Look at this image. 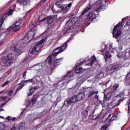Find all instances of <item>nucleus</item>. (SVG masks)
<instances>
[{
    "mask_svg": "<svg viewBox=\"0 0 130 130\" xmlns=\"http://www.w3.org/2000/svg\"><path fill=\"white\" fill-rule=\"evenodd\" d=\"M111 52H114L115 51L116 49L112 48V44H110L106 46L105 44L102 45V50H101V52H102V54H103L104 58H111V54L109 52V51Z\"/></svg>",
    "mask_w": 130,
    "mask_h": 130,
    "instance_id": "obj_1",
    "label": "nucleus"
},
{
    "mask_svg": "<svg viewBox=\"0 0 130 130\" xmlns=\"http://www.w3.org/2000/svg\"><path fill=\"white\" fill-rule=\"evenodd\" d=\"M70 41V40H68L66 42L64 43L60 47H58L54 50V52L53 54L50 56H49L46 61H48L49 64H51V62H52V57H54L57 55V54H59L62 51H64L65 49H67L68 48V42Z\"/></svg>",
    "mask_w": 130,
    "mask_h": 130,
    "instance_id": "obj_2",
    "label": "nucleus"
},
{
    "mask_svg": "<svg viewBox=\"0 0 130 130\" xmlns=\"http://www.w3.org/2000/svg\"><path fill=\"white\" fill-rule=\"evenodd\" d=\"M36 28H31L30 30H29L27 34V36H25L24 39L22 40V42L24 44L27 43H29L31 42L34 38H35V35H36Z\"/></svg>",
    "mask_w": 130,
    "mask_h": 130,
    "instance_id": "obj_3",
    "label": "nucleus"
},
{
    "mask_svg": "<svg viewBox=\"0 0 130 130\" xmlns=\"http://www.w3.org/2000/svg\"><path fill=\"white\" fill-rule=\"evenodd\" d=\"M71 77H74V72H73V71L68 72L67 75L64 76L62 79L58 82L57 88H58V87L61 88V87H62L63 85H68V84H69V82H70V78Z\"/></svg>",
    "mask_w": 130,
    "mask_h": 130,
    "instance_id": "obj_4",
    "label": "nucleus"
},
{
    "mask_svg": "<svg viewBox=\"0 0 130 130\" xmlns=\"http://www.w3.org/2000/svg\"><path fill=\"white\" fill-rule=\"evenodd\" d=\"M45 40H46V37H44L40 42L37 43L33 48L30 49L29 54H32V55H36L37 52L42 48V43H43Z\"/></svg>",
    "mask_w": 130,
    "mask_h": 130,
    "instance_id": "obj_5",
    "label": "nucleus"
},
{
    "mask_svg": "<svg viewBox=\"0 0 130 130\" xmlns=\"http://www.w3.org/2000/svg\"><path fill=\"white\" fill-rule=\"evenodd\" d=\"M21 83L23 84L22 85H24V86L26 84H28V83H31L32 85H35V83H37V84L40 86H42L43 85L42 80L38 77H35L28 80H22Z\"/></svg>",
    "mask_w": 130,
    "mask_h": 130,
    "instance_id": "obj_6",
    "label": "nucleus"
},
{
    "mask_svg": "<svg viewBox=\"0 0 130 130\" xmlns=\"http://www.w3.org/2000/svg\"><path fill=\"white\" fill-rule=\"evenodd\" d=\"M124 98V94L122 93L120 95H117L113 98L112 102L110 103L111 106L112 107H116V106H118L120 104V102L123 100Z\"/></svg>",
    "mask_w": 130,
    "mask_h": 130,
    "instance_id": "obj_7",
    "label": "nucleus"
},
{
    "mask_svg": "<svg viewBox=\"0 0 130 130\" xmlns=\"http://www.w3.org/2000/svg\"><path fill=\"white\" fill-rule=\"evenodd\" d=\"M1 60V64L3 66H10L13 61V54H8L7 56L3 57Z\"/></svg>",
    "mask_w": 130,
    "mask_h": 130,
    "instance_id": "obj_8",
    "label": "nucleus"
},
{
    "mask_svg": "<svg viewBox=\"0 0 130 130\" xmlns=\"http://www.w3.org/2000/svg\"><path fill=\"white\" fill-rule=\"evenodd\" d=\"M56 6H57V8H61V12L63 14H67L70 11V8L72 7V3H70L68 5H60V3L59 2H57L55 4Z\"/></svg>",
    "mask_w": 130,
    "mask_h": 130,
    "instance_id": "obj_9",
    "label": "nucleus"
},
{
    "mask_svg": "<svg viewBox=\"0 0 130 130\" xmlns=\"http://www.w3.org/2000/svg\"><path fill=\"white\" fill-rule=\"evenodd\" d=\"M122 23L119 22L116 26H115L113 31V36L116 39H117L118 37H119V35L121 34V31L118 30V28H119V25H121Z\"/></svg>",
    "mask_w": 130,
    "mask_h": 130,
    "instance_id": "obj_10",
    "label": "nucleus"
},
{
    "mask_svg": "<svg viewBox=\"0 0 130 130\" xmlns=\"http://www.w3.org/2000/svg\"><path fill=\"white\" fill-rule=\"evenodd\" d=\"M86 80H87V78H84L81 80H80L79 83H78L74 88H69L68 90V93H75L78 89L80 87V86L83 84V82H84Z\"/></svg>",
    "mask_w": 130,
    "mask_h": 130,
    "instance_id": "obj_11",
    "label": "nucleus"
},
{
    "mask_svg": "<svg viewBox=\"0 0 130 130\" xmlns=\"http://www.w3.org/2000/svg\"><path fill=\"white\" fill-rule=\"evenodd\" d=\"M22 23V20L20 19L16 21L11 27V28L14 32H17L21 29V23Z\"/></svg>",
    "mask_w": 130,
    "mask_h": 130,
    "instance_id": "obj_12",
    "label": "nucleus"
},
{
    "mask_svg": "<svg viewBox=\"0 0 130 130\" xmlns=\"http://www.w3.org/2000/svg\"><path fill=\"white\" fill-rule=\"evenodd\" d=\"M118 59H128L130 57V51L124 52L120 54L117 55Z\"/></svg>",
    "mask_w": 130,
    "mask_h": 130,
    "instance_id": "obj_13",
    "label": "nucleus"
},
{
    "mask_svg": "<svg viewBox=\"0 0 130 130\" xmlns=\"http://www.w3.org/2000/svg\"><path fill=\"white\" fill-rule=\"evenodd\" d=\"M79 101L78 100V98H77V95H75L73 97H72L71 100L69 101H66L64 102V104L63 106H66V107H69L71 105V103H75V102H78Z\"/></svg>",
    "mask_w": 130,
    "mask_h": 130,
    "instance_id": "obj_14",
    "label": "nucleus"
},
{
    "mask_svg": "<svg viewBox=\"0 0 130 130\" xmlns=\"http://www.w3.org/2000/svg\"><path fill=\"white\" fill-rule=\"evenodd\" d=\"M124 66V64H122V62H120L114 66L111 65L109 67L108 70L113 71L114 70H119V69H121V68H122Z\"/></svg>",
    "mask_w": 130,
    "mask_h": 130,
    "instance_id": "obj_15",
    "label": "nucleus"
},
{
    "mask_svg": "<svg viewBox=\"0 0 130 130\" xmlns=\"http://www.w3.org/2000/svg\"><path fill=\"white\" fill-rule=\"evenodd\" d=\"M83 61H81V60H78L76 64L74 67V69H75V73L76 74H79L80 73H82L83 72V68H78L81 64H82L83 63Z\"/></svg>",
    "mask_w": 130,
    "mask_h": 130,
    "instance_id": "obj_16",
    "label": "nucleus"
},
{
    "mask_svg": "<svg viewBox=\"0 0 130 130\" xmlns=\"http://www.w3.org/2000/svg\"><path fill=\"white\" fill-rule=\"evenodd\" d=\"M14 51L15 53H16V55H20L22 52L21 51V49H20V46L18 45V42H16L14 44Z\"/></svg>",
    "mask_w": 130,
    "mask_h": 130,
    "instance_id": "obj_17",
    "label": "nucleus"
},
{
    "mask_svg": "<svg viewBox=\"0 0 130 130\" xmlns=\"http://www.w3.org/2000/svg\"><path fill=\"white\" fill-rule=\"evenodd\" d=\"M43 68V63H41L39 64H36L33 65L31 67L29 68L27 70H31L30 69H32L34 71H39L41 69Z\"/></svg>",
    "mask_w": 130,
    "mask_h": 130,
    "instance_id": "obj_18",
    "label": "nucleus"
},
{
    "mask_svg": "<svg viewBox=\"0 0 130 130\" xmlns=\"http://www.w3.org/2000/svg\"><path fill=\"white\" fill-rule=\"evenodd\" d=\"M94 6L96 9V11L98 12L103 11V10H102V9H103V6H102V4H101V1H98L95 2Z\"/></svg>",
    "mask_w": 130,
    "mask_h": 130,
    "instance_id": "obj_19",
    "label": "nucleus"
},
{
    "mask_svg": "<svg viewBox=\"0 0 130 130\" xmlns=\"http://www.w3.org/2000/svg\"><path fill=\"white\" fill-rule=\"evenodd\" d=\"M96 14L93 13L92 12H90L87 14V21H90V22H92V21L96 19Z\"/></svg>",
    "mask_w": 130,
    "mask_h": 130,
    "instance_id": "obj_20",
    "label": "nucleus"
},
{
    "mask_svg": "<svg viewBox=\"0 0 130 130\" xmlns=\"http://www.w3.org/2000/svg\"><path fill=\"white\" fill-rule=\"evenodd\" d=\"M77 22V20H76V18H73L72 20H71V24H72V26H71L69 28H68V29H67V32H68V33L70 32H73V30H74V26H73V25H75L76 24V22Z\"/></svg>",
    "mask_w": 130,
    "mask_h": 130,
    "instance_id": "obj_21",
    "label": "nucleus"
},
{
    "mask_svg": "<svg viewBox=\"0 0 130 130\" xmlns=\"http://www.w3.org/2000/svg\"><path fill=\"white\" fill-rule=\"evenodd\" d=\"M57 15H52L49 16L47 17V23L48 24H51L54 20L56 19Z\"/></svg>",
    "mask_w": 130,
    "mask_h": 130,
    "instance_id": "obj_22",
    "label": "nucleus"
},
{
    "mask_svg": "<svg viewBox=\"0 0 130 130\" xmlns=\"http://www.w3.org/2000/svg\"><path fill=\"white\" fill-rule=\"evenodd\" d=\"M41 116V115L39 114L37 115H36L34 114H32L31 115H29L28 116V117L32 120V121H34L35 119H37V118H40Z\"/></svg>",
    "mask_w": 130,
    "mask_h": 130,
    "instance_id": "obj_23",
    "label": "nucleus"
},
{
    "mask_svg": "<svg viewBox=\"0 0 130 130\" xmlns=\"http://www.w3.org/2000/svg\"><path fill=\"white\" fill-rule=\"evenodd\" d=\"M29 2L30 0H18L17 1V3L24 6L26 5H29V4H30Z\"/></svg>",
    "mask_w": 130,
    "mask_h": 130,
    "instance_id": "obj_24",
    "label": "nucleus"
},
{
    "mask_svg": "<svg viewBox=\"0 0 130 130\" xmlns=\"http://www.w3.org/2000/svg\"><path fill=\"white\" fill-rule=\"evenodd\" d=\"M77 98V100L78 101H82L85 98V93L82 91L81 92L79 93L77 95H76Z\"/></svg>",
    "mask_w": 130,
    "mask_h": 130,
    "instance_id": "obj_25",
    "label": "nucleus"
},
{
    "mask_svg": "<svg viewBox=\"0 0 130 130\" xmlns=\"http://www.w3.org/2000/svg\"><path fill=\"white\" fill-rule=\"evenodd\" d=\"M90 62L86 64V66H93V64L94 63V62H95V61H96V57L93 55L92 57H91L90 58Z\"/></svg>",
    "mask_w": 130,
    "mask_h": 130,
    "instance_id": "obj_26",
    "label": "nucleus"
},
{
    "mask_svg": "<svg viewBox=\"0 0 130 130\" xmlns=\"http://www.w3.org/2000/svg\"><path fill=\"white\" fill-rule=\"evenodd\" d=\"M47 20V18L45 17V15L44 14H42L39 17L38 21L39 22H44V21H46Z\"/></svg>",
    "mask_w": 130,
    "mask_h": 130,
    "instance_id": "obj_27",
    "label": "nucleus"
},
{
    "mask_svg": "<svg viewBox=\"0 0 130 130\" xmlns=\"http://www.w3.org/2000/svg\"><path fill=\"white\" fill-rule=\"evenodd\" d=\"M44 74V70H43V69H41L39 70H38V72L37 73V76L35 77H38V78H39V79H40V76H43V75Z\"/></svg>",
    "mask_w": 130,
    "mask_h": 130,
    "instance_id": "obj_28",
    "label": "nucleus"
},
{
    "mask_svg": "<svg viewBox=\"0 0 130 130\" xmlns=\"http://www.w3.org/2000/svg\"><path fill=\"white\" fill-rule=\"evenodd\" d=\"M91 8H92V6H91L90 5H88L86 8H85L84 9V10L82 12V16H83V15H85V14H86V13H87V12H88L89 11H90V10H91Z\"/></svg>",
    "mask_w": 130,
    "mask_h": 130,
    "instance_id": "obj_29",
    "label": "nucleus"
},
{
    "mask_svg": "<svg viewBox=\"0 0 130 130\" xmlns=\"http://www.w3.org/2000/svg\"><path fill=\"white\" fill-rule=\"evenodd\" d=\"M94 94H98V91H91L88 92V93L86 94V96H87V98H91V97H92V96H93Z\"/></svg>",
    "mask_w": 130,
    "mask_h": 130,
    "instance_id": "obj_30",
    "label": "nucleus"
},
{
    "mask_svg": "<svg viewBox=\"0 0 130 130\" xmlns=\"http://www.w3.org/2000/svg\"><path fill=\"white\" fill-rule=\"evenodd\" d=\"M103 77H104V73H103V72H101L96 75L95 78L98 80H101Z\"/></svg>",
    "mask_w": 130,
    "mask_h": 130,
    "instance_id": "obj_31",
    "label": "nucleus"
},
{
    "mask_svg": "<svg viewBox=\"0 0 130 130\" xmlns=\"http://www.w3.org/2000/svg\"><path fill=\"white\" fill-rule=\"evenodd\" d=\"M89 109L90 108L88 107L85 111H83V118H86L88 116V112H89Z\"/></svg>",
    "mask_w": 130,
    "mask_h": 130,
    "instance_id": "obj_32",
    "label": "nucleus"
},
{
    "mask_svg": "<svg viewBox=\"0 0 130 130\" xmlns=\"http://www.w3.org/2000/svg\"><path fill=\"white\" fill-rule=\"evenodd\" d=\"M16 119V117H12L11 116H8L6 118L7 120H9L10 121H15Z\"/></svg>",
    "mask_w": 130,
    "mask_h": 130,
    "instance_id": "obj_33",
    "label": "nucleus"
},
{
    "mask_svg": "<svg viewBox=\"0 0 130 130\" xmlns=\"http://www.w3.org/2000/svg\"><path fill=\"white\" fill-rule=\"evenodd\" d=\"M25 104L26 105V108H28V107H29V106H30V105H31V102L30 101V100L29 99H26L25 101Z\"/></svg>",
    "mask_w": 130,
    "mask_h": 130,
    "instance_id": "obj_34",
    "label": "nucleus"
},
{
    "mask_svg": "<svg viewBox=\"0 0 130 130\" xmlns=\"http://www.w3.org/2000/svg\"><path fill=\"white\" fill-rule=\"evenodd\" d=\"M14 14V10L10 9L7 13V16H12Z\"/></svg>",
    "mask_w": 130,
    "mask_h": 130,
    "instance_id": "obj_35",
    "label": "nucleus"
},
{
    "mask_svg": "<svg viewBox=\"0 0 130 130\" xmlns=\"http://www.w3.org/2000/svg\"><path fill=\"white\" fill-rule=\"evenodd\" d=\"M24 86H25L24 84H22L20 86H18L16 89V93H17V92H18V91H20V90H21V89H22L24 87Z\"/></svg>",
    "mask_w": 130,
    "mask_h": 130,
    "instance_id": "obj_36",
    "label": "nucleus"
},
{
    "mask_svg": "<svg viewBox=\"0 0 130 130\" xmlns=\"http://www.w3.org/2000/svg\"><path fill=\"white\" fill-rule=\"evenodd\" d=\"M37 101V98L36 96H34V98H32L31 99V103L32 105H34L35 104V102Z\"/></svg>",
    "mask_w": 130,
    "mask_h": 130,
    "instance_id": "obj_37",
    "label": "nucleus"
},
{
    "mask_svg": "<svg viewBox=\"0 0 130 130\" xmlns=\"http://www.w3.org/2000/svg\"><path fill=\"white\" fill-rule=\"evenodd\" d=\"M95 99H96V101H97V103L99 104L100 103H102L100 100H99V96L98 95H95Z\"/></svg>",
    "mask_w": 130,
    "mask_h": 130,
    "instance_id": "obj_38",
    "label": "nucleus"
},
{
    "mask_svg": "<svg viewBox=\"0 0 130 130\" xmlns=\"http://www.w3.org/2000/svg\"><path fill=\"white\" fill-rule=\"evenodd\" d=\"M111 96H112V93H108L107 95V96H106L107 100H109V99H110V98H111Z\"/></svg>",
    "mask_w": 130,
    "mask_h": 130,
    "instance_id": "obj_39",
    "label": "nucleus"
},
{
    "mask_svg": "<svg viewBox=\"0 0 130 130\" xmlns=\"http://www.w3.org/2000/svg\"><path fill=\"white\" fill-rule=\"evenodd\" d=\"M119 85L118 84H115L113 86V88L114 90V92H115V91H116V89H117V88H118L119 87Z\"/></svg>",
    "mask_w": 130,
    "mask_h": 130,
    "instance_id": "obj_40",
    "label": "nucleus"
},
{
    "mask_svg": "<svg viewBox=\"0 0 130 130\" xmlns=\"http://www.w3.org/2000/svg\"><path fill=\"white\" fill-rule=\"evenodd\" d=\"M61 61H62V58L56 59L55 60V63H58L61 62Z\"/></svg>",
    "mask_w": 130,
    "mask_h": 130,
    "instance_id": "obj_41",
    "label": "nucleus"
},
{
    "mask_svg": "<svg viewBox=\"0 0 130 130\" xmlns=\"http://www.w3.org/2000/svg\"><path fill=\"white\" fill-rule=\"evenodd\" d=\"M117 119V116L116 115H113L112 117L111 118L110 120L113 121V120H116Z\"/></svg>",
    "mask_w": 130,
    "mask_h": 130,
    "instance_id": "obj_42",
    "label": "nucleus"
},
{
    "mask_svg": "<svg viewBox=\"0 0 130 130\" xmlns=\"http://www.w3.org/2000/svg\"><path fill=\"white\" fill-rule=\"evenodd\" d=\"M125 86H130V79L125 80Z\"/></svg>",
    "mask_w": 130,
    "mask_h": 130,
    "instance_id": "obj_43",
    "label": "nucleus"
},
{
    "mask_svg": "<svg viewBox=\"0 0 130 130\" xmlns=\"http://www.w3.org/2000/svg\"><path fill=\"white\" fill-rule=\"evenodd\" d=\"M3 23H4V18H0V27H2Z\"/></svg>",
    "mask_w": 130,
    "mask_h": 130,
    "instance_id": "obj_44",
    "label": "nucleus"
},
{
    "mask_svg": "<svg viewBox=\"0 0 130 130\" xmlns=\"http://www.w3.org/2000/svg\"><path fill=\"white\" fill-rule=\"evenodd\" d=\"M38 89V87H35L34 88H31L29 89V91H32V92H35V90H37Z\"/></svg>",
    "mask_w": 130,
    "mask_h": 130,
    "instance_id": "obj_45",
    "label": "nucleus"
},
{
    "mask_svg": "<svg viewBox=\"0 0 130 130\" xmlns=\"http://www.w3.org/2000/svg\"><path fill=\"white\" fill-rule=\"evenodd\" d=\"M106 129H107V125H103L101 128V130H106Z\"/></svg>",
    "mask_w": 130,
    "mask_h": 130,
    "instance_id": "obj_46",
    "label": "nucleus"
},
{
    "mask_svg": "<svg viewBox=\"0 0 130 130\" xmlns=\"http://www.w3.org/2000/svg\"><path fill=\"white\" fill-rule=\"evenodd\" d=\"M10 83V81H6L4 84H3L2 87H5L7 86Z\"/></svg>",
    "mask_w": 130,
    "mask_h": 130,
    "instance_id": "obj_47",
    "label": "nucleus"
},
{
    "mask_svg": "<svg viewBox=\"0 0 130 130\" xmlns=\"http://www.w3.org/2000/svg\"><path fill=\"white\" fill-rule=\"evenodd\" d=\"M24 128V125L20 124L19 126V130H23V129Z\"/></svg>",
    "mask_w": 130,
    "mask_h": 130,
    "instance_id": "obj_48",
    "label": "nucleus"
},
{
    "mask_svg": "<svg viewBox=\"0 0 130 130\" xmlns=\"http://www.w3.org/2000/svg\"><path fill=\"white\" fill-rule=\"evenodd\" d=\"M12 93H13V90H10L7 93V95H8V96H12Z\"/></svg>",
    "mask_w": 130,
    "mask_h": 130,
    "instance_id": "obj_49",
    "label": "nucleus"
},
{
    "mask_svg": "<svg viewBox=\"0 0 130 130\" xmlns=\"http://www.w3.org/2000/svg\"><path fill=\"white\" fill-rule=\"evenodd\" d=\"M33 93H34V92H33V90H29V92L28 93V96H32V95H33Z\"/></svg>",
    "mask_w": 130,
    "mask_h": 130,
    "instance_id": "obj_50",
    "label": "nucleus"
},
{
    "mask_svg": "<svg viewBox=\"0 0 130 130\" xmlns=\"http://www.w3.org/2000/svg\"><path fill=\"white\" fill-rule=\"evenodd\" d=\"M26 74H27V72L26 71L23 73V78L24 79H26Z\"/></svg>",
    "mask_w": 130,
    "mask_h": 130,
    "instance_id": "obj_51",
    "label": "nucleus"
},
{
    "mask_svg": "<svg viewBox=\"0 0 130 130\" xmlns=\"http://www.w3.org/2000/svg\"><path fill=\"white\" fill-rule=\"evenodd\" d=\"M128 109H129V110H130V98L129 99L128 101Z\"/></svg>",
    "mask_w": 130,
    "mask_h": 130,
    "instance_id": "obj_52",
    "label": "nucleus"
},
{
    "mask_svg": "<svg viewBox=\"0 0 130 130\" xmlns=\"http://www.w3.org/2000/svg\"><path fill=\"white\" fill-rule=\"evenodd\" d=\"M4 100H5V98H4V97L0 98V102L3 101Z\"/></svg>",
    "mask_w": 130,
    "mask_h": 130,
    "instance_id": "obj_53",
    "label": "nucleus"
},
{
    "mask_svg": "<svg viewBox=\"0 0 130 130\" xmlns=\"http://www.w3.org/2000/svg\"><path fill=\"white\" fill-rule=\"evenodd\" d=\"M3 44H4V41H0V46L1 45H3Z\"/></svg>",
    "mask_w": 130,
    "mask_h": 130,
    "instance_id": "obj_54",
    "label": "nucleus"
},
{
    "mask_svg": "<svg viewBox=\"0 0 130 130\" xmlns=\"http://www.w3.org/2000/svg\"><path fill=\"white\" fill-rule=\"evenodd\" d=\"M15 129H16V126H13L12 127V128L11 129V130H15Z\"/></svg>",
    "mask_w": 130,
    "mask_h": 130,
    "instance_id": "obj_55",
    "label": "nucleus"
},
{
    "mask_svg": "<svg viewBox=\"0 0 130 130\" xmlns=\"http://www.w3.org/2000/svg\"><path fill=\"white\" fill-rule=\"evenodd\" d=\"M57 101H58V102H59V101H60V98H57Z\"/></svg>",
    "mask_w": 130,
    "mask_h": 130,
    "instance_id": "obj_56",
    "label": "nucleus"
},
{
    "mask_svg": "<svg viewBox=\"0 0 130 130\" xmlns=\"http://www.w3.org/2000/svg\"><path fill=\"white\" fill-rule=\"evenodd\" d=\"M5 105H6V103L3 104L1 105V108L4 107V106H5Z\"/></svg>",
    "mask_w": 130,
    "mask_h": 130,
    "instance_id": "obj_57",
    "label": "nucleus"
},
{
    "mask_svg": "<svg viewBox=\"0 0 130 130\" xmlns=\"http://www.w3.org/2000/svg\"><path fill=\"white\" fill-rule=\"evenodd\" d=\"M44 2H45L44 0H42V1H41V4H43V3H44Z\"/></svg>",
    "mask_w": 130,
    "mask_h": 130,
    "instance_id": "obj_58",
    "label": "nucleus"
},
{
    "mask_svg": "<svg viewBox=\"0 0 130 130\" xmlns=\"http://www.w3.org/2000/svg\"><path fill=\"white\" fill-rule=\"evenodd\" d=\"M129 23H130V21L127 22V23H126L127 25H129V24H130Z\"/></svg>",
    "mask_w": 130,
    "mask_h": 130,
    "instance_id": "obj_59",
    "label": "nucleus"
},
{
    "mask_svg": "<svg viewBox=\"0 0 130 130\" xmlns=\"http://www.w3.org/2000/svg\"><path fill=\"white\" fill-rule=\"evenodd\" d=\"M60 2H61V3H63V2H64V0H60Z\"/></svg>",
    "mask_w": 130,
    "mask_h": 130,
    "instance_id": "obj_60",
    "label": "nucleus"
},
{
    "mask_svg": "<svg viewBox=\"0 0 130 130\" xmlns=\"http://www.w3.org/2000/svg\"><path fill=\"white\" fill-rule=\"evenodd\" d=\"M4 109H1V110H0V111H4Z\"/></svg>",
    "mask_w": 130,
    "mask_h": 130,
    "instance_id": "obj_61",
    "label": "nucleus"
},
{
    "mask_svg": "<svg viewBox=\"0 0 130 130\" xmlns=\"http://www.w3.org/2000/svg\"><path fill=\"white\" fill-rule=\"evenodd\" d=\"M111 117V114L109 115V118Z\"/></svg>",
    "mask_w": 130,
    "mask_h": 130,
    "instance_id": "obj_62",
    "label": "nucleus"
},
{
    "mask_svg": "<svg viewBox=\"0 0 130 130\" xmlns=\"http://www.w3.org/2000/svg\"><path fill=\"white\" fill-rule=\"evenodd\" d=\"M124 126V125H123L122 127H121V130L122 129V128H123V127Z\"/></svg>",
    "mask_w": 130,
    "mask_h": 130,
    "instance_id": "obj_63",
    "label": "nucleus"
},
{
    "mask_svg": "<svg viewBox=\"0 0 130 130\" xmlns=\"http://www.w3.org/2000/svg\"><path fill=\"white\" fill-rule=\"evenodd\" d=\"M1 94H3V91H0V95H1Z\"/></svg>",
    "mask_w": 130,
    "mask_h": 130,
    "instance_id": "obj_64",
    "label": "nucleus"
}]
</instances>
